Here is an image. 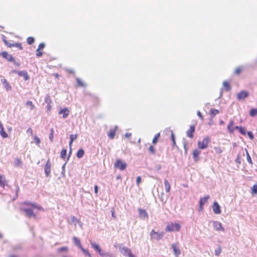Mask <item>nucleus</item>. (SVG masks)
Wrapping results in <instances>:
<instances>
[{"mask_svg":"<svg viewBox=\"0 0 257 257\" xmlns=\"http://www.w3.org/2000/svg\"><path fill=\"white\" fill-rule=\"evenodd\" d=\"M181 228L180 225L178 223L171 222L169 223L165 229L166 231L172 232V231H178L180 230Z\"/></svg>","mask_w":257,"mask_h":257,"instance_id":"obj_1","label":"nucleus"},{"mask_svg":"<svg viewBox=\"0 0 257 257\" xmlns=\"http://www.w3.org/2000/svg\"><path fill=\"white\" fill-rule=\"evenodd\" d=\"M119 250L121 253L124 256L129 257H135V256L132 253L130 249L122 245H120L119 246Z\"/></svg>","mask_w":257,"mask_h":257,"instance_id":"obj_2","label":"nucleus"},{"mask_svg":"<svg viewBox=\"0 0 257 257\" xmlns=\"http://www.w3.org/2000/svg\"><path fill=\"white\" fill-rule=\"evenodd\" d=\"M210 141L208 137H205L203 139L202 141H199L197 142L198 147L200 149L204 150L207 148L208 144Z\"/></svg>","mask_w":257,"mask_h":257,"instance_id":"obj_3","label":"nucleus"},{"mask_svg":"<svg viewBox=\"0 0 257 257\" xmlns=\"http://www.w3.org/2000/svg\"><path fill=\"white\" fill-rule=\"evenodd\" d=\"M126 163L123 162L120 159L117 160L114 164V167L118 168L120 171L124 170L126 169Z\"/></svg>","mask_w":257,"mask_h":257,"instance_id":"obj_4","label":"nucleus"},{"mask_svg":"<svg viewBox=\"0 0 257 257\" xmlns=\"http://www.w3.org/2000/svg\"><path fill=\"white\" fill-rule=\"evenodd\" d=\"M11 73L18 74L20 76L23 77L25 81L30 79V77L26 71H18L17 70H13L11 71Z\"/></svg>","mask_w":257,"mask_h":257,"instance_id":"obj_5","label":"nucleus"},{"mask_svg":"<svg viewBox=\"0 0 257 257\" xmlns=\"http://www.w3.org/2000/svg\"><path fill=\"white\" fill-rule=\"evenodd\" d=\"M164 232H156L154 230H152L150 232V235L152 238L155 239L157 240H159L162 238L164 236Z\"/></svg>","mask_w":257,"mask_h":257,"instance_id":"obj_6","label":"nucleus"},{"mask_svg":"<svg viewBox=\"0 0 257 257\" xmlns=\"http://www.w3.org/2000/svg\"><path fill=\"white\" fill-rule=\"evenodd\" d=\"M0 56L6 59L8 62H12L14 61V57L6 51H3L0 53Z\"/></svg>","mask_w":257,"mask_h":257,"instance_id":"obj_7","label":"nucleus"},{"mask_svg":"<svg viewBox=\"0 0 257 257\" xmlns=\"http://www.w3.org/2000/svg\"><path fill=\"white\" fill-rule=\"evenodd\" d=\"M249 96V93L246 90H241L237 94V99L238 100H242L247 98Z\"/></svg>","mask_w":257,"mask_h":257,"instance_id":"obj_8","label":"nucleus"},{"mask_svg":"<svg viewBox=\"0 0 257 257\" xmlns=\"http://www.w3.org/2000/svg\"><path fill=\"white\" fill-rule=\"evenodd\" d=\"M51 164L50 159H48L45 165L44 172L46 177H49L51 173Z\"/></svg>","mask_w":257,"mask_h":257,"instance_id":"obj_9","label":"nucleus"},{"mask_svg":"<svg viewBox=\"0 0 257 257\" xmlns=\"http://www.w3.org/2000/svg\"><path fill=\"white\" fill-rule=\"evenodd\" d=\"M138 211L141 219L145 220L148 218V214L145 209L140 208L138 209Z\"/></svg>","mask_w":257,"mask_h":257,"instance_id":"obj_10","label":"nucleus"},{"mask_svg":"<svg viewBox=\"0 0 257 257\" xmlns=\"http://www.w3.org/2000/svg\"><path fill=\"white\" fill-rule=\"evenodd\" d=\"M212 209L214 213L216 214H219L221 213L220 206L216 201H214L213 202Z\"/></svg>","mask_w":257,"mask_h":257,"instance_id":"obj_11","label":"nucleus"},{"mask_svg":"<svg viewBox=\"0 0 257 257\" xmlns=\"http://www.w3.org/2000/svg\"><path fill=\"white\" fill-rule=\"evenodd\" d=\"M213 227L217 231H224V229L222 226V224L220 222L217 221H213Z\"/></svg>","mask_w":257,"mask_h":257,"instance_id":"obj_12","label":"nucleus"},{"mask_svg":"<svg viewBox=\"0 0 257 257\" xmlns=\"http://www.w3.org/2000/svg\"><path fill=\"white\" fill-rule=\"evenodd\" d=\"M90 244L91 245V247L94 249L99 254V255L101 253V252L103 251L100 246L96 243L95 242H93V241H90Z\"/></svg>","mask_w":257,"mask_h":257,"instance_id":"obj_13","label":"nucleus"},{"mask_svg":"<svg viewBox=\"0 0 257 257\" xmlns=\"http://www.w3.org/2000/svg\"><path fill=\"white\" fill-rule=\"evenodd\" d=\"M69 112H70L69 110L67 107H65V108L61 109L59 111V114H62L63 115L62 117L63 118H66L69 115Z\"/></svg>","mask_w":257,"mask_h":257,"instance_id":"obj_14","label":"nucleus"},{"mask_svg":"<svg viewBox=\"0 0 257 257\" xmlns=\"http://www.w3.org/2000/svg\"><path fill=\"white\" fill-rule=\"evenodd\" d=\"M201 152L196 149L193 152V158L195 162H197L199 160V155Z\"/></svg>","mask_w":257,"mask_h":257,"instance_id":"obj_15","label":"nucleus"},{"mask_svg":"<svg viewBox=\"0 0 257 257\" xmlns=\"http://www.w3.org/2000/svg\"><path fill=\"white\" fill-rule=\"evenodd\" d=\"M1 81L3 84L4 87L7 91H11L12 90L11 86L5 78L2 79Z\"/></svg>","mask_w":257,"mask_h":257,"instance_id":"obj_16","label":"nucleus"},{"mask_svg":"<svg viewBox=\"0 0 257 257\" xmlns=\"http://www.w3.org/2000/svg\"><path fill=\"white\" fill-rule=\"evenodd\" d=\"M172 248L173 250L174 254L175 256L178 257L181 254V251L179 248L177 246L175 243L172 245Z\"/></svg>","mask_w":257,"mask_h":257,"instance_id":"obj_17","label":"nucleus"},{"mask_svg":"<svg viewBox=\"0 0 257 257\" xmlns=\"http://www.w3.org/2000/svg\"><path fill=\"white\" fill-rule=\"evenodd\" d=\"M195 131V127L194 125H191L190 127L189 130H188L187 132V136L190 138H192L193 137V133H194Z\"/></svg>","mask_w":257,"mask_h":257,"instance_id":"obj_18","label":"nucleus"},{"mask_svg":"<svg viewBox=\"0 0 257 257\" xmlns=\"http://www.w3.org/2000/svg\"><path fill=\"white\" fill-rule=\"evenodd\" d=\"M101 257H115L114 254L109 251H102L99 254Z\"/></svg>","mask_w":257,"mask_h":257,"instance_id":"obj_19","label":"nucleus"},{"mask_svg":"<svg viewBox=\"0 0 257 257\" xmlns=\"http://www.w3.org/2000/svg\"><path fill=\"white\" fill-rule=\"evenodd\" d=\"M5 177L3 175H0V186L5 189V186H8Z\"/></svg>","mask_w":257,"mask_h":257,"instance_id":"obj_20","label":"nucleus"},{"mask_svg":"<svg viewBox=\"0 0 257 257\" xmlns=\"http://www.w3.org/2000/svg\"><path fill=\"white\" fill-rule=\"evenodd\" d=\"M23 211L25 212L29 217L35 216L33 210L31 208H24Z\"/></svg>","mask_w":257,"mask_h":257,"instance_id":"obj_21","label":"nucleus"},{"mask_svg":"<svg viewBox=\"0 0 257 257\" xmlns=\"http://www.w3.org/2000/svg\"><path fill=\"white\" fill-rule=\"evenodd\" d=\"M223 89L225 91H229L231 89V87L230 85V84L226 81H224L223 82Z\"/></svg>","mask_w":257,"mask_h":257,"instance_id":"obj_22","label":"nucleus"},{"mask_svg":"<svg viewBox=\"0 0 257 257\" xmlns=\"http://www.w3.org/2000/svg\"><path fill=\"white\" fill-rule=\"evenodd\" d=\"M73 242L74 243V244L77 246L79 248H80L82 246L81 245V242H80V239L76 237V236H74L73 237Z\"/></svg>","mask_w":257,"mask_h":257,"instance_id":"obj_23","label":"nucleus"},{"mask_svg":"<svg viewBox=\"0 0 257 257\" xmlns=\"http://www.w3.org/2000/svg\"><path fill=\"white\" fill-rule=\"evenodd\" d=\"M84 154V151L83 149L81 148L78 150L76 153V156L78 159H81L83 157Z\"/></svg>","mask_w":257,"mask_h":257,"instance_id":"obj_24","label":"nucleus"},{"mask_svg":"<svg viewBox=\"0 0 257 257\" xmlns=\"http://www.w3.org/2000/svg\"><path fill=\"white\" fill-rule=\"evenodd\" d=\"M209 197H210V196L209 195H207V196H204L203 198H201L200 199L199 204L204 205L207 202V201L208 200V199L209 198Z\"/></svg>","mask_w":257,"mask_h":257,"instance_id":"obj_25","label":"nucleus"},{"mask_svg":"<svg viewBox=\"0 0 257 257\" xmlns=\"http://www.w3.org/2000/svg\"><path fill=\"white\" fill-rule=\"evenodd\" d=\"M234 121L233 120H230L229 124L227 126V130L230 133H233L234 132L233 127H232V126L233 125Z\"/></svg>","mask_w":257,"mask_h":257,"instance_id":"obj_26","label":"nucleus"},{"mask_svg":"<svg viewBox=\"0 0 257 257\" xmlns=\"http://www.w3.org/2000/svg\"><path fill=\"white\" fill-rule=\"evenodd\" d=\"M164 185L165 187V190L167 192H169L170 190V184L169 181L165 179L164 181Z\"/></svg>","mask_w":257,"mask_h":257,"instance_id":"obj_27","label":"nucleus"},{"mask_svg":"<svg viewBox=\"0 0 257 257\" xmlns=\"http://www.w3.org/2000/svg\"><path fill=\"white\" fill-rule=\"evenodd\" d=\"M257 115V108H251L249 111V115L251 117H254Z\"/></svg>","mask_w":257,"mask_h":257,"instance_id":"obj_28","label":"nucleus"},{"mask_svg":"<svg viewBox=\"0 0 257 257\" xmlns=\"http://www.w3.org/2000/svg\"><path fill=\"white\" fill-rule=\"evenodd\" d=\"M80 249L81 250V251L83 252L85 255L88 256L89 257L92 256L88 249H85L83 247V246H82Z\"/></svg>","mask_w":257,"mask_h":257,"instance_id":"obj_29","label":"nucleus"},{"mask_svg":"<svg viewBox=\"0 0 257 257\" xmlns=\"http://www.w3.org/2000/svg\"><path fill=\"white\" fill-rule=\"evenodd\" d=\"M115 135V130H110L108 134V136L110 139H113Z\"/></svg>","mask_w":257,"mask_h":257,"instance_id":"obj_30","label":"nucleus"},{"mask_svg":"<svg viewBox=\"0 0 257 257\" xmlns=\"http://www.w3.org/2000/svg\"><path fill=\"white\" fill-rule=\"evenodd\" d=\"M219 113V110L216 109H211L210 110V114L212 117H214Z\"/></svg>","mask_w":257,"mask_h":257,"instance_id":"obj_31","label":"nucleus"},{"mask_svg":"<svg viewBox=\"0 0 257 257\" xmlns=\"http://www.w3.org/2000/svg\"><path fill=\"white\" fill-rule=\"evenodd\" d=\"M0 135L3 138H7L8 137L7 133L4 130V127L0 130Z\"/></svg>","mask_w":257,"mask_h":257,"instance_id":"obj_32","label":"nucleus"},{"mask_svg":"<svg viewBox=\"0 0 257 257\" xmlns=\"http://www.w3.org/2000/svg\"><path fill=\"white\" fill-rule=\"evenodd\" d=\"M171 140L173 142V147L178 148V147L176 146V142H175V136L172 131H171Z\"/></svg>","mask_w":257,"mask_h":257,"instance_id":"obj_33","label":"nucleus"},{"mask_svg":"<svg viewBox=\"0 0 257 257\" xmlns=\"http://www.w3.org/2000/svg\"><path fill=\"white\" fill-rule=\"evenodd\" d=\"M27 42L28 44L32 45L35 42V39L34 37H29L27 39Z\"/></svg>","mask_w":257,"mask_h":257,"instance_id":"obj_34","label":"nucleus"},{"mask_svg":"<svg viewBox=\"0 0 257 257\" xmlns=\"http://www.w3.org/2000/svg\"><path fill=\"white\" fill-rule=\"evenodd\" d=\"M245 152H246V159H247V162L250 164H252V160H251V158L247 151V150L246 149H245Z\"/></svg>","mask_w":257,"mask_h":257,"instance_id":"obj_35","label":"nucleus"},{"mask_svg":"<svg viewBox=\"0 0 257 257\" xmlns=\"http://www.w3.org/2000/svg\"><path fill=\"white\" fill-rule=\"evenodd\" d=\"M160 136V133L157 134L154 137V139L152 141V143L154 144H156L158 142V139L159 138Z\"/></svg>","mask_w":257,"mask_h":257,"instance_id":"obj_36","label":"nucleus"},{"mask_svg":"<svg viewBox=\"0 0 257 257\" xmlns=\"http://www.w3.org/2000/svg\"><path fill=\"white\" fill-rule=\"evenodd\" d=\"M251 190H252L251 193H252V195H255V194H257V184H254L252 186Z\"/></svg>","mask_w":257,"mask_h":257,"instance_id":"obj_37","label":"nucleus"},{"mask_svg":"<svg viewBox=\"0 0 257 257\" xmlns=\"http://www.w3.org/2000/svg\"><path fill=\"white\" fill-rule=\"evenodd\" d=\"M67 150L65 149H62L61 152V157L62 159H65L66 157Z\"/></svg>","mask_w":257,"mask_h":257,"instance_id":"obj_38","label":"nucleus"},{"mask_svg":"<svg viewBox=\"0 0 257 257\" xmlns=\"http://www.w3.org/2000/svg\"><path fill=\"white\" fill-rule=\"evenodd\" d=\"M45 102L47 104H51V100L50 99V96L49 94H46L45 97Z\"/></svg>","mask_w":257,"mask_h":257,"instance_id":"obj_39","label":"nucleus"},{"mask_svg":"<svg viewBox=\"0 0 257 257\" xmlns=\"http://www.w3.org/2000/svg\"><path fill=\"white\" fill-rule=\"evenodd\" d=\"M12 46H14V47H17V48H19L20 50H22L23 49V47L22 46L21 43H13Z\"/></svg>","mask_w":257,"mask_h":257,"instance_id":"obj_40","label":"nucleus"},{"mask_svg":"<svg viewBox=\"0 0 257 257\" xmlns=\"http://www.w3.org/2000/svg\"><path fill=\"white\" fill-rule=\"evenodd\" d=\"M54 129L53 128H51V133L49 135V139L51 141V142H53V139H54Z\"/></svg>","mask_w":257,"mask_h":257,"instance_id":"obj_41","label":"nucleus"},{"mask_svg":"<svg viewBox=\"0 0 257 257\" xmlns=\"http://www.w3.org/2000/svg\"><path fill=\"white\" fill-rule=\"evenodd\" d=\"M239 132L242 135H246V130L244 127L240 126L238 130Z\"/></svg>","mask_w":257,"mask_h":257,"instance_id":"obj_42","label":"nucleus"},{"mask_svg":"<svg viewBox=\"0 0 257 257\" xmlns=\"http://www.w3.org/2000/svg\"><path fill=\"white\" fill-rule=\"evenodd\" d=\"M21 249H22V246L20 244L14 245L13 247V249L14 251H17V250H21Z\"/></svg>","mask_w":257,"mask_h":257,"instance_id":"obj_43","label":"nucleus"},{"mask_svg":"<svg viewBox=\"0 0 257 257\" xmlns=\"http://www.w3.org/2000/svg\"><path fill=\"white\" fill-rule=\"evenodd\" d=\"M26 104L27 106H30L31 107V109H33L34 108L35 106L31 101H27Z\"/></svg>","mask_w":257,"mask_h":257,"instance_id":"obj_44","label":"nucleus"},{"mask_svg":"<svg viewBox=\"0 0 257 257\" xmlns=\"http://www.w3.org/2000/svg\"><path fill=\"white\" fill-rule=\"evenodd\" d=\"M221 252V248L220 246H219L217 249L215 250V254L216 255L218 256Z\"/></svg>","mask_w":257,"mask_h":257,"instance_id":"obj_45","label":"nucleus"},{"mask_svg":"<svg viewBox=\"0 0 257 257\" xmlns=\"http://www.w3.org/2000/svg\"><path fill=\"white\" fill-rule=\"evenodd\" d=\"M24 204L25 205H31L33 207L36 208H39L38 205L37 204H36L35 203H30V202H25Z\"/></svg>","mask_w":257,"mask_h":257,"instance_id":"obj_46","label":"nucleus"},{"mask_svg":"<svg viewBox=\"0 0 257 257\" xmlns=\"http://www.w3.org/2000/svg\"><path fill=\"white\" fill-rule=\"evenodd\" d=\"M76 81H77V84L82 86V87H84L85 86V84H84V83L78 78H76Z\"/></svg>","mask_w":257,"mask_h":257,"instance_id":"obj_47","label":"nucleus"},{"mask_svg":"<svg viewBox=\"0 0 257 257\" xmlns=\"http://www.w3.org/2000/svg\"><path fill=\"white\" fill-rule=\"evenodd\" d=\"M77 136H78V135L77 134L70 135V140L72 141H74V140H75L77 139Z\"/></svg>","mask_w":257,"mask_h":257,"instance_id":"obj_48","label":"nucleus"},{"mask_svg":"<svg viewBox=\"0 0 257 257\" xmlns=\"http://www.w3.org/2000/svg\"><path fill=\"white\" fill-rule=\"evenodd\" d=\"M36 55L37 57H40L42 56L43 55V52L40 51V50H38V49L37 48L36 49Z\"/></svg>","mask_w":257,"mask_h":257,"instance_id":"obj_49","label":"nucleus"},{"mask_svg":"<svg viewBox=\"0 0 257 257\" xmlns=\"http://www.w3.org/2000/svg\"><path fill=\"white\" fill-rule=\"evenodd\" d=\"M235 162L237 164H240L241 163V158L239 154L237 155V156L235 160Z\"/></svg>","mask_w":257,"mask_h":257,"instance_id":"obj_50","label":"nucleus"},{"mask_svg":"<svg viewBox=\"0 0 257 257\" xmlns=\"http://www.w3.org/2000/svg\"><path fill=\"white\" fill-rule=\"evenodd\" d=\"M149 150L150 153L152 154H155V149L153 146H150L149 148Z\"/></svg>","mask_w":257,"mask_h":257,"instance_id":"obj_51","label":"nucleus"},{"mask_svg":"<svg viewBox=\"0 0 257 257\" xmlns=\"http://www.w3.org/2000/svg\"><path fill=\"white\" fill-rule=\"evenodd\" d=\"M34 141L36 145H38L40 143V139L36 136L34 137Z\"/></svg>","mask_w":257,"mask_h":257,"instance_id":"obj_52","label":"nucleus"},{"mask_svg":"<svg viewBox=\"0 0 257 257\" xmlns=\"http://www.w3.org/2000/svg\"><path fill=\"white\" fill-rule=\"evenodd\" d=\"M247 136L250 138V140H253L254 138V136L252 133L251 131L247 132Z\"/></svg>","mask_w":257,"mask_h":257,"instance_id":"obj_53","label":"nucleus"},{"mask_svg":"<svg viewBox=\"0 0 257 257\" xmlns=\"http://www.w3.org/2000/svg\"><path fill=\"white\" fill-rule=\"evenodd\" d=\"M66 163H67V162H66L63 165L62 167V172H61V174L63 175V176H64L65 175V166L66 165Z\"/></svg>","mask_w":257,"mask_h":257,"instance_id":"obj_54","label":"nucleus"},{"mask_svg":"<svg viewBox=\"0 0 257 257\" xmlns=\"http://www.w3.org/2000/svg\"><path fill=\"white\" fill-rule=\"evenodd\" d=\"M19 189H20V188H19L18 185H16V196H15V198H14V200H15V199H16L18 197V192H19Z\"/></svg>","mask_w":257,"mask_h":257,"instance_id":"obj_55","label":"nucleus"},{"mask_svg":"<svg viewBox=\"0 0 257 257\" xmlns=\"http://www.w3.org/2000/svg\"><path fill=\"white\" fill-rule=\"evenodd\" d=\"M216 152L218 154H221L222 153V150L220 147H215L214 148Z\"/></svg>","mask_w":257,"mask_h":257,"instance_id":"obj_56","label":"nucleus"},{"mask_svg":"<svg viewBox=\"0 0 257 257\" xmlns=\"http://www.w3.org/2000/svg\"><path fill=\"white\" fill-rule=\"evenodd\" d=\"M45 43H41L39 46H38V50H41V49H43L45 48Z\"/></svg>","mask_w":257,"mask_h":257,"instance_id":"obj_57","label":"nucleus"},{"mask_svg":"<svg viewBox=\"0 0 257 257\" xmlns=\"http://www.w3.org/2000/svg\"><path fill=\"white\" fill-rule=\"evenodd\" d=\"M67 250V247H65V246H63V247H60L59 248H58V250L59 252H63L64 251H66Z\"/></svg>","mask_w":257,"mask_h":257,"instance_id":"obj_58","label":"nucleus"},{"mask_svg":"<svg viewBox=\"0 0 257 257\" xmlns=\"http://www.w3.org/2000/svg\"><path fill=\"white\" fill-rule=\"evenodd\" d=\"M141 180H142V178H141V176H138L137 177V180H136V183L137 184L138 186L139 185V184L140 183V182H141Z\"/></svg>","mask_w":257,"mask_h":257,"instance_id":"obj_59","label":"nucleus"},{"mask_svg":"<svg viewBox=\"0 0 257 257\" xmlns=\"http://www.w3.org/2000/svg\"><path fill=\"white\" fill-rule=\"evenodd\" d=\"M241 71V69L240 67H238L235 69L234 73L235 74H239Z\"/></svg>","mask_w":257,"mask_h":257,"instance_id":"obj_60","label":"nucleus"},{"mask_svg":"<svg viewBox=\"0 0 257 257\" xmlns=\"http://www.w3.org/2000/svg\"><path fill=\"white\" fill-rule=\"evenodd\" d=\"M14 65H15L16 66H18V67H20V65H21V64L20 62H17L16 61L15 59H14V61H13L12 62Z\"/></svg>","mask_w":257,"mask_h":257,"instance_id":"obj_61","label":"nucleus"},{"mask_svg":"<svg viewBox=\"0 0 257 257\" xmlns=\"http://www.w3.org/2000/svg\"><path fill=\"white\" fill-rule=\"evenodd\" d=\"M197 115L198 116V117L199 118H201V119H203V115H202V113H201V112L200 111H197Z\"/></svg>","mask_w":257,"mask_h":257,"instance_id":"obj_62","label":"nucleus"},{"mask_svg":"<svg viewBox=\"0 0 257 257\" xmlns=\"http://www.w3.org/2000/svg\"><path fill=\"white\" fill-rule=\"evenodd\" d=\"M71 154H72V148H69V153H68V157H67V161L69 159Z\"/></svg>","mask_w":257,"mask_h":257,"instance_id":"obj_63","label":"nucleus"},{"mask_svg":"<svg viewBox=\"0 0 257 257\" xmlns=\"http://www.w3.org/2000/svg\"><path fill=\"white\" fill-rule=\"evenodd\" d=\"M98 188L97 185L94 186V192L96 194L98 193Z\"/></svg>","mask_w":257,"mask_h":257,"instance_id":"obj_64","label":"nucleus"}]
</instances>
